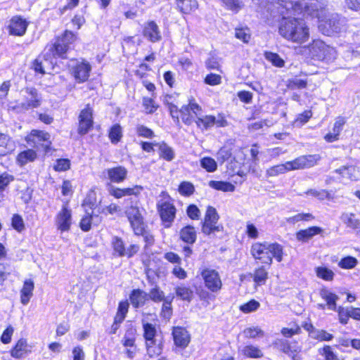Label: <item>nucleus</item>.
Here are the masks:
<instances>
[{
  "label": "nucleus",
  "instance_id": "f03ea898",
  "mask_svg": "<svg viewBox=\"0 0 360 360\" xmlns=\"http://www.w3.org/2000/svg\"><path fill=\"white\" fill-rule=\"evenodd\" d=\"M251 253L255 259L269 265L272 263L273 257H275L278 262L283 259V248L276 243H256L252 245Z\"/></svg>",
  "mask_w": 360,
  "mask_h": 360
},
{
  "label": "nucleus",
  "instance_id": "f3484780",
  "mask_svg": "<svg viewBox=\"0 0 360 360\" xmlns=\"http://www.w3.org/2000/svg\"><path fill=\"white\" fill-rule=\"evenodd\" d=\"M27 27V22L20 16H15L11 20L9 32L16 36L25 34Z\"/></svg>",
  "mask_w": 360,
  "mask_h": 360
},
{
  "label": "nucleus",
  "instance_id": "6ab92c4d",
  "mask_svg": "<svg viewBox=\"0 0 360 360\" xmlns=\"http://www.w3.org/2000/svg\"><path fill=\"white\" fill-rule=\"evenodd\" d=\"M109 179L115 183L122 182L127 177V170L125 167L117 166L107 170Z\"/></svg>",
  "mask_w": 360,
  "mask_h": 360
},
{
  "label": "nucleus",
  "instance_id": "de8ad7c7",
  "mask_svg": "<svg viewBox=\"0 0 360 360\" xmlns=\"http://www.w3.org/2000/svg\"><path fill=\"white\" fill-rule=\"evenodd\" d=\"M288 172L296 169H304V164L302 162V156L292 160L285 162Z\"/></svg>",
  "mask_w": 360,
  "mask_h": 360
},
{
  "label": "nucleus",
  "instance_id": "9d476101",
  "mask_svg": "<svg viewBox=\"0 0 360 360\" xmlns=\"http://www.w3.org/2000/svg\"><path fill=\"white\" fill-rule=\"evenodd\" d=\"M56 224L60 231H68L72 224V211L67 205H64L56 217Z\"/></svg>",
  "mask_w": 360,
  "mask_h": 360
},
{
  "label": "nucleus",
  "instance_id": "774afa93",
  "mask_svg": "<svg viewBox=\"0 0 360 360\" xmlns=\"http://www.w3.org/2000/svg\"><path fill=\"white\" fill-rule=\"evenodd\" d=\"M70 162L68 159H58L53 166L56 171H66L70 168Z\"/></svg>",
  "mask_w": 360,
  "mask_h": 360
},
{
  "label": "nucleus",
  "instance_id": "412c9836",
  "mask_svg": "<svg viewBox=\"0 0 360 360\" xmlns=\"http://www.w3.org/2000/svg\"><path fill=\"white\" fill-rule=\"evenodd\" d=\"M34 284L32 280L25 281L22 288L20 290V302L22 304L27 305L33 295Z\"/></svg>",
  "mask_w": 360,
  "mask_h": 360
},
{
  "label": "nucleus",
  "instance_id": "c756f323",
  "mask_svg": "<svg viewBox=\"0 0 360 360\" xmlns=\"http://www.w3.org/2000/svg\"><path fill=\"white\" fill-rule=\"evenodd\" d=\"M155 145L159 148L160 158L167 161H172L174 158L175 153L174 150L167 143L162 142Z\"/></svg>",
  "mask_w": 360,
  "mask_h": 360
},
{
  "label": "nucleus",
  "instance_id": "4be33fe9",
  "mask_svg": "<svg viewBox=\"0 0 360 360\" xmlns=\"http://www.w3.org/2000/svg\"><path fill=\"white\" fill-rule=\"evenodd\" d=\"M130 302L134 308H139L144 305L148 300V294L140 289L133 290L129 296Z\"/></svg>",
  "mask_w": 360,
  "mask_h": 360
},
{
  "label": "nucleus",
  "instance_id": "864d4df0",
  "mask_svg": "<svg viewBox=\"0 0 360 360\" xmlns=\"http://www.w3.org/2000/svg\"><path fill=\"white\" fill-rule=\"evenodd\" d=\"M350 308H344L342 307H339L338 309L336 308V311L338 313L339 321L342 324H347L350 317Z\"/></svg>",
  "mask_w": 360,
  "mask_h": 360
},
{
  "label": "nucleus",
  "instance_id": "37998d69",
  "mask_svg": "<svg viewBox=\"0 0 360 360\" xmlns=\"http://www.w3.org/2000/svg\"><path fill=\"white\" fill-rule=\"evenodd\" d=\"M144 339L155 338L157 330L155 326L150 323H143Z\"/></svg>",
  "mask_w": 360,
  "mask_h": 360
},
{
  "label": "nucleus",
  "instance_id": "2f4dec72",
  "mask_svg": "<svg viewBox=\"0 0 360 360\" xmlns=\"http://www.w3.org/2000/svg\"><path fill=\"white\" fill-rule=\"evenodd\" d=\"M37 158L34 150L29 149L21 152L17 157V160L20 165H25L28 162H32Z\"/></svg>",
  "mask_w": 360,
  "mask_h": 360
},
{
  "label": "nucleus",
  "instance_id": "09e8293b",
  "mask_svg": "<svg viewBox=\"0 0 360 360\" xmlns=\"http://www.w3.org/2000/svg\"><path fill=\"white\" fill-rule=\"evenodd\" d=\"M194 191V186L188 181H183L179 186V192L183 195L189 196L193 193Z\"/></svg>",
  "mask_w": 360,
  "mask_h": 360
},
{
  "label": "nucleus",
  "instance_id": "7c9ffc66",
  "mask_svg": "<svg viewBox=\"0 0 360 360\" xmlns=\"http://www.w3.org/2000/svg\"><path fill=\"white\" fill-rule=\"evenodd\" d=\"M210 187L224 192H233L235 190V186L227 181H210Z\"/></svg>",
  "mask_w": 360,
  "mask_h": 360
},
{
  "label": "nucleus",
  "instance_id": "a878e982",
  "mask_svg": "<svg viewBox=\"0 0 360 360\" xmlns=\"http://www.w3.org/2000/svg\"><path fill=\"white\" fill-rule=\"evenodd\" d=\"M196 238V231L192 226H186L180 231V238L188 244L194 243Z\"/></svg>",
  "mask_w": 360,
  "mask_h": 360
},
{
  "label": "nucleus",
  "instance_id": "3c124183",
  "mask_svg": "<svg viewBox=\"0 0 360 360\" xmlns=\"http://www.w3.org/2000/svg\"><path fill=\"white\" fill-rule=\"evenodd\" d=\"M357 264V259L355 257L348 256L342 258L339 262V266L342 269H352Z\"/></svg>",
  "mask_w": 360,
  "mask_h": 360
},
{
  "label": "nucleus",
  "instance_id": "f8f14e48",
  "mask_svg": "<svg viewBox=\"0 0 360 360\" xmlns=\"http://www.w3.org/2000/svg\"><path fill=\"white\" fill-rule=\"evenodd\" d=\"M314 55L319 60H330L335 57V51L333 48L326 45L323 41H316L312 46Z\"/></svg>",
  "mask_w": 360,
  "mask_h": 360
},
{
  "label": "nucleus",
  "instance_id": "c03bdc74",
  "mask_svg": "<svg viewBox=\"0 0 360 360\" xmlns=\"http://www.w3.org/2000/svg\"><path fill=\"white\" fill-rule=\"evenodd\" d=\"M265 58L270 61L274 65L282 68L285 65L284 60L277 54L272 52H266Z\"/></svg>",
  "mask_w": 360,
  "mask_h": 360
},
{
  "label": "nucleus",
  "instance_id": "79ce46f5",
  "mask_svg": "<svg viewBox=\"0 0 360 360\" xmlns=\"http://www.w3.org/2000/svg\"><path fill=\"white\" fill-rule=\"evenodd\" d=\"M11 150L8 136L4 134H0V156L6 155Z\"/></svg>",
  "mask_w": 360,
  "mask_h": 360
},
{
  "label": "nucleus",
  "instance_id": "6e6552de",
  "mask_svg": "<svg viewBox=\"0 0 360 360\" xmlns=\"http://www.w3.org/2000/svg\"><path fill=\"white\" fill-rule=\"evenodd\" d=\"M51 135L43 131L32 130L28 136V140L32 141L37 149H43L47 152L51 147Z\"/></svg>",
  "mask_w": 360,
  "mask_h": 360
},
{
  "label": "nucleus",
  "instance_id": "680f3d73",
  "mask_svg": "<svg viewBox=\"0 0 360 360\" xmlns=\"http://www.w3.org/2000/svg\"><path fill=\"white\" fill-rule=\"evenodd\" d=\"M92 215L86 212V214L81 219L79 226L82 231H88L91 229Z\"/></svg>",
  "mask_w": 360,
  "mask_h": 360
},
{
  "label": "nucleus",
  "instance_id": "bf43d9fd",
  "mask_svg": "<svg viewBox=\"0 0 360 360\" xmlns=\"http://www.w3.org/2000/svg\"><path fill=\"white\" fill-rule=\"evenodd\" d=\"M112 245L115 251L118 252L120 256L126 255V249L124 248L123 241L120 238L115 237L112 240Z\"/></svg>",
  "mask_w": 360,
  "mask_h": 360
},
{
  "label": "nucleus",
  "instance_id": "e433bc0d",
  "mask_svg": "<svg viewBox=\"0 0 360 360\" xmlns=\"http://www.w3.org/2000/svg\"><path fill=\"white\" fill-rule=\"evenodd\" d=\"M242 354L250 358H259L263 356L262 351L257 347L253 345H247L241 350Z\"/></svg>",
  "mask_w": 360,
  "mask_h": 360
},
{
  "label": "nucleus",
  "instance_id": "0eeeda50",
  "mask_svg": "<svg viewBox=\"0 0 360 360\" xmlns=\"http://www.w3.org/2000/svg\"><path fill=\"white\" fill-rule=\"evenodd\" d=\"M298 4L302 6V9L297 11V14L304 11L308 15L318 18H321L325 7V4L319 0H298Z\"/></svg>",
  "mask_w": 360,
  "mask_h": 360
},
{
  "label": "nucleus",
  "instance_id": "603ef678",
  "mask_svg": "<svg viewBox=\"0 0 360 360\" xmlns=\"http://www.w3.org/2000/svg\"><path fill=\"white\" fill-rule=\"evenodd\" d=\"M243 334L247 338H255L257 336H264V331L259 327L245 328Z\"/></svg>",
  "mask_w": 360,
  "mask_h": 360
},
{
  "label": "nucleus",
  "instance_id": "a18cd8bd",
  "mask_svg": "<svg viewBox=\"0 0 360 360\" xmlns=\"http://www.w3.org/2000/svg\"><path fill=\"white\" fill-rule=\"evenodd\" d=\"M316 272L319 278L325 281H332L333 279L334 273L332 270L326 267H317Z\"/></svg>",
  "mask_w": 360,
  "mask_h": 360
},
{
  "label": "nucleus",
  "instance_id": "473e14b6",
  "mask_svg": "<svg viewBox=\"0 0 360 360\" xmlns=\"http://www.w3.org/2000/svg\"><path fill=\"white\" fill-rule=\"evenodd\" d=\"M175 292L177 297L184 301L191 302L193 296V290L186 286L180 285L175 288Z\"/></svg>",
  "mask_w": 360,
  "mask_h": 360
},
{
  "label": "nucleus",
  "instance_id": "c9c22d12",
  "mask_svg": "<svg viewBox=\"0 0 360 360\" xmlns=\"http://www.w3.org/2000/svg\"><path fill=\"white\" fill-rule=\"evenodd\" d=\"M148 294V300L150 299L154 302H160L166 300L165 293L160 288L155 285Z\"/></svg>",
  "mask_w": 360,
  "mask_h": 360
},
{
  "label": "nucleus",
  "instance_id": "ddd939ff",
  "mask_svg": "<svg viewBox=\"0 0 360 360\" xmlns=\"http://www.w3.org/2000/svg\"><path fill=\"white\" fill-rule=\"evenodd\" d=\"M91 70V67L88 62L82 61L77 62L76 65L72 66L71 72L77 82L82 83L88 79Z\"/></svg>",
  "mask_w": 360,
  "mask_h": 360
},
{
  "label": "nucleus",
  "instance_id": "6e6d98bb",
  "mask_svg": "<svg viewBox=\"0 0 360 360\" xmlns=\"http://www.w3.org/2000/svg\"><path fill=\"white\" fill-rule=\"evenodd\" d=\"M232 155L231 150L227 147H222L218 151L217 158L221 163L228 160Z\"/></svg>",
  "mask_w": 360,
  "mask_h": 360
},
{
  "label": "nucleus",
  "instance_id": "13d9d810",
  "mask_svg": "<svg viewBox=\"0 0 360 360\" xmlns=\"http://www.w3.org/2000/svg\"><path fill=\"white\" fill-rule=\"evenodd\" d=\"M126 214L129 221L137 219L142 217L139 208L137 206L131 205L126 210Z\"/></svg>",
  "mask_w": 360,
  "mask_h": 360
},
{
  "label": "nucleus",
  "instance_id": "c85d7f7f",
  "mask_svg": "<svg viewBox=\"0 0 360 360\" xmlns=\"http://www.w3.org/2000/svg\"><path fill=\"white\" fill-rule=\"evenodd\" d=\"M340 219L347 227L359 230L360 232V220L354 218V214L343 213Z\"/></svg>",
  "mask_w": 360,
  "mask_h": 360
},
{
  "label": "nucleus",
  "instance_id": "49530a36",
  "mask_svg": "<svg viewBox=\"0 0 360 360\" xmlns=\"http://www.w3.org/2000/svg\"><path fill=\"white\" fill-rule=\"evenodd\" d=\"M131 228L136 235L139 236L145 230L143 217L129 221Z\"/></svg>",
  "mask_w": 360,
  "mask_h": 360
},
{
  "label": "nucleus",
  "instance_id": "58836bf2",
  "mask_svg": "<svg viewBox=\"0 0 360 360\" xmlns=\"http://www.w3.org/2000/svg\"><path fill=\"white\" fill-rule=\"evenodd\" d=\"M200 166L208 172H214L217 169V162L210 157L202 158L200 160Z\"/></svg>",
  "mask_w": 360,
  "mask_h": 360
},
{
  "label": "nucleus",
  "instance_id": "aec40b11",
  "mask_svg": "<svg viewBox=\"0 0 360 360\" xmlns=\"http://www.w3.org/2000/svg\"><path fill=\"white\" fill-rule=\"evenodd\" d=\"M145 342L147 354L150 357L159 356L162 353V344L156 338L146 339Z\"/></svg>",
  "mask_w": 360,
  "mask_h": 360
},
{
  "label": "nucleus",
  "instance_id": "7ed1b4c3",
  "mask_svg": "<svg viewBox=\"0 0 360 360\" xmlns=\"http://www.w3.org/2000/svg\"><path fill=\"white\" fill-rule=\"evenodd\" d=\"M23 101L13 108L18 111L28 110L38 108L41 105V96L37 90L33 87H27L23 91Z\"/></svg>",
  "mask_w": 360,
  "mask_h": 360
},
{
  "label": "nucleus",
  "instance_id": "dca6fc26",
  "mask_svg": "<svg viewBox=\"0 0 360 360\" xmlns=\"http://www.w3.org/2000/svg\"><path fill=\"white\" fill-rule=\"evenodd\" d=\"M276 348L283 353L291 356L295 354H299L301 352V347L297 342H290L286 340H277L275 342Z\"/></svg>",
  "mask_w": 360,
  "mask_h": 360
},
{
  "label": "nucleus",
  "instance_id": "4468645a",
  "mask_svg": "<svg viewBox=\"0 0 360 360\" xmlns=\"http://www.w3.org/2000/svg\"><path fill=\"white\" fill-rule=\"evenodd\" d=\"M158 206L162 220L165 223H168L169 224L167 226H169L175 217V207L173 204L168 202H162L158 204Z\"/></svg>",
  "mask_w": 360,
  "mask_h": 360
},
{
  "label": "nucleus",
  "instance_id": "1a4fd4ad",
  "mask_svg": "<svg viewBox=\"0 0 360 360\" xmlns=\"http://www.w3.org/2000/svg\"><path fill=\"white\" fill-rule=\"evenodd\" d=\"M202 277L205 286L212 292H217L221 288L222 283L218 272L213 269H205L202 271Z\"/></svg>",
  "mask_w": 360,
  "mask_h": 360
},
{
  "label": "nucleus",
  "instance_id": "8fccbe9b",
  "mask_svg": "<svg viewBox=\"0 0 360 360\" xmlns=\"http://www.w3.org/2000/svg\"><path fill=\"white\" fill-rule=\"evenodd\" d=\"M235 36L237 39L241 40L245 43H248L250 39V32L247 27L245 28H236L235 30Z\"/></svg>",
  "mask_w": 360,
  "mask_h": 360
},
{
  "label": "nucleus",
  "instance_id": "20e7f679",
  "mask_svg": "<svg viewBox=\"0 0 360 360\" xmlns=\"http://www.w3.org/2000/svg\"><path fill=\"white\" fill-rule=\"evenodd\" d=\"M219 219L216 209L212 206L207 208L204 221L202 224V232L207 236H210L215 232L221 231L223 226L217 225Z\"/></svg>",
  "mask_w": 360,
  "mask_h": 360
},
{
  "label": "nucleus",
  "instance_id": "e2e57ef3",
  "mask_svg": "<svg viewBox=\"0 0 360 360\" xmlns=\"http://www.w3.org/2000/svg\"><path fill=\"white\" fill-rule=\"evenodd\" d=\"M179 112L181 114L182 121L186 124L190 125L193 121L191 116V111L189 110V106H183L179 110Z\"/></svg>",
  "mask_w": 360,
  "mask_h": 360
},
{
  "label": "nucleus",
  "instance_id": "ea45409f",
  "mask_svg": "<svg viewBox=\"0 0 360 360\" xmlns=\"http://www.w3.org/2000/svg\"><path fill=\"white\" fill-rule=\"evenodd\" d=\"M314 219V217L310 213H299L295 216L286 218L287 223L290 224H295L301 221H311Z\"/></svg>",
  "mask_w": 360,
  "mask_h": 360
},
{
  "label": "nucleus",
  "instance_id": "f704fd0d",
  "mask_svg": "<svg viewBox=\"0 0 360 360\" xmlns=\"http://www.w3.org/2000/svg\"><path fill=\"white\" fill-rule=\"evenodd\" d=\"M287 172L288 169L285 162L284 164L276 165L267 169L266 171V176L274 177L285 174Z\"/></svg>",
  "mask_w": 360,
  "mask_h": 360
},
{
  "label": "nucleus",
  "instance_id": "4c0bfd02",
  "mask_svg": "<svg viewBox=\"0 0 360 360\" xmlns=\"http://www.w3.org/2000/svg\"><path fill=\"white\" fill-rule=\"evenodd\" d=\"M122 137V130L120 124H114L110 130L109 139L112 143H117Z\"/></svg>",
  "mask_w": 360,
  "mask_h": 360
},
{
  "label": "nucleus",
  "instance_id": "0e129e2a",
  "mask_svg": "<svg viewBox=\"0 0 360 360\" xmlns=\"http://www.w3.org/2000/svg\"><path fill=\"white\" fill-rule=\"evenodd\" d=\"M284 153L285 151H283L281 148L276 147L266 149L265 151L262 152V154L265 157H269L270 159H272L278 157L280 155Z\"/></svg>",
  "mask_w": 360,
  "mask_h": 360
},
{
  "label": "nucleus",
  "instance_id": "2eb2a0df",
  "mask_svg": "<svg viewBox=\"0 0 360 360\" xmlns=\"http://www.w3.org/2000/svg\"><path fill=\"white\" fill-rule=\"evenodd\" d=\"M143 36L150 41L155 43L162 39L161 32L155 22L151 20L146 23L143 30Z\"/></svg>",
  "mask_w": 360,
  "mask_h": 360
},
{
  "label": "nucleus",
  "instance_id": "5701e85b",
  "mask_svg": "<svg viewBox=\"0 0 360 360\" xmlns=\"http://www.w3.org/2000/svg\"><path fill=\"white\" fill-rule=\"evenodd\" d=\"M176 4L179 11L184 14H189L198 7L196 0H176Z\"/></svg>",
  "mask_w": 360,
  "mask_h": 360
},
{
  "label": "nucleus",
  "instance_id": "f257e3e1",
  "mask_svg": "<svg viewBox=\"0 0 360 360\" xmlns=\"http://www.w3.org/2000/svg\"><path fill=\"white\" fill-rule=\"evenodd\" d=\"M278 12L282 15L278 32L285 39L297 44L306 42L309 37V28L304 20L297 17L302 9L298 0H271Z\"/></svg>",
  "mask_w": 360,
  "mask_h": 360
},
{
  "label": "nucleus",
  "instance_id": "b1692460",
  "mask_svg": "<svg viewBox=\"0 0 360 360\" xmlns=\"http://www.w3.org/2000/svg\"><path fill=\"white\" fill-rule=\"evenodd\" d=\"M31 352V349L28 346L27 341L24 339H20L18 341L14 348L11 350V354L13 357L20 359L24 354Z\"/></svg>",
  "mask_w": 360,
  "mask_h": 360
},
{
  "label": "nucleus",
  "instance_id": "052dcab7",
  "mask_svg": "<svg viewBox=\"0 0 360 360\" xmlns=\"http://www.w3.org/2000/svg\"><path fill=\"white\" fill-rule=\"evenodd\" d=\"M143 105L147 113H153L158 109V105L155 104L151 98L144 97L143 98Z\"/></svg>",
  "mask_w": 360,
  "mask_h": 360
},
{
  "label": "nucleus",
  "instance_id": "39448f33",
  "mask_svg": "<svg viewBox=\"0 0 360 360\" xmlns=\"http://www.w3.org/2000/svg\"><path fill=\"white\" fill-rule=\"evenodd\" d=\"M75 40V34L70 31H65L63 34L56 39L53 44L52 47L53 55L66 58L70 45Z\"/></svg>",
  "mask_w": 360,
  "mask_h": 360
},
{
  "label": "nucleus",
  "instance_id": "4d7b16f0",
  "mask_svg": "<svg viewBox=\"0 0 360 360\" xmlns=\"http://www.w3.org/2000/svg\"><path fill=\"white\" fill-rule=\"evenodd\" d=\"M259 306L260 304L257 301L252 300L248 303L241 305L240 309L244 313H250L256 311Z\"/></svg>",
  "mask_w": 360,
  "mask_h": 360
},
{
  "label": "nucleus",
  "instance_id": "338daca9",
  "mask_svg": "<svg viewBox=\"0 0 360 360\" xmlns=\"http://www.w3.org/2000/svg\"><path fill=\"white\" fill-rule=\"evenodd\" d=\"M221 82V77L219 75L210 73L205 78V83L211 86L218 85Z\"/></svg>",
  "mask_w": 360,
  "mask_h": 360
},
{
  "label": "nucleus",
  "instance_id": "bb28decb",
  "mask_svg": "<svg viewBox=\"0 0 360 360\" xmlns=\"http://www.w3.org/2000/svg\"><path fill=\"white\" fill-rule=\"evenodd\" d=\"M224 122H225L224 120L216 121L215 117L212 115H206L204 117L198 116L197 120H195V123L198 127H200L202 126L205 129H207L214 124H218L219 126H224Z\"/></svg>",
  "mask_w": 360,
  "mask_h": 360
},
{
  "label": "nucleus",
  "instance_id": "a211bd4d",
  "mask_svg": "<svg viewBox=\"0 0 360 360\" xmlns=\"http://www.w3.org/2000/svg\"><path fill=\"white\" fill-rule=\"evenodd\" d=\"M172 334L176 346L186 347L188 345L190 337L186 329L181 327L174 328Z\"/></svg>",
  "mask_w": 360,
  "mask_h": 360
},
{
  "label": "nucleus",
  "instance_id": "a19ab883",
  "mask_svg": "<svg viewBox=\"0 0 360 360\" xmlns=\"http://www.w3.org/2000/svg\"><path fill=\"white\" fill-rule=\"evenodd\" d=\"M307 195H311L315 198H316L319 200H323L325 199L332 200L333 196L330 192L326 190H316V189H309L306 192Z\"/></svg>",
  "mask_w": 360,
  "mask_h": 360
},
{
  "label": "nucleus",
  "instance_id": "9b49d317",
  "mask_svg": "<svg viewBox=\"0 0 360 360\" xmlns=\"http://www.w3.org/2000/svg\"><path fill=\"white\" fill-rule=\"evenodd\" d=\"M93 110L89 105H86V108L83 109L79 117V127L78 133L81 135H84L93 126Z\"/></svg>",
  "mask_w": 360,
  "mask_h": 360
},
{
  "label": "nucleus",
  "instance_id": "393cba45",
  "mask_svg": "<svg viewBox=\"0 0 360 360\" xmlns=\"http://www.w3.org/2000/svg\"><path fill=\"white\" fill-rule=\"evenodd\" d=\"M322 229L318 226H311L307 229L300 230L296 233V238L299 241H307L316 234L322 232Z\"/></svg>",
  "mask_w": 360,
  "mask_h": 360
},
{
  "label": "nucleus",
  "instance_id": "69168bd1",
  "mask_svg": "<svg viewBox=\"0 0 360 360\" xmlns=\"http://www.w3.org/2000/svg\"><path fill=\"white\" fill-rule=\"evenodd\" d=\"M321 355L325 356L326 360H339L337 355L332 351L330 346L327 345L323 347L319 352Z\"/></svg>",
  "mask_w": 360,
  "mask_h": 360
},
{
  "label": "nucleus",
  "instance_id": "423d86ee",
  "mask_svg": "<svg viewBox=\"0 0 360 360\" xmlns=\"http://www.w3.org/2000/svg\"><path fill=\"white\" fill-rule=\"evenodd\" d=\"M346 18L342 17L338 14H334L330 16V18L326 21L324 23L321 24L319 27L323 30L326 29V30H323V32L327 34L330 35L334 33H340L346 30Z\"/></svg>",
  "mask_w": 360,
  "mask_h": 360
},
{
  "label": "nucleus",
  "instance_id": "72a5a7b5",
  "mask_svg": "<svg viewBox=\"0 0 360 360\" xmlns=\"http://www.w3.org/2000/svg\"><path fill=\"white\" fill-rule=\"evenodd\" d=\"M252 276L257 285H264L268 278V271L262 266L256 269Z\"/></svg>",
  "mask_w": 360,
  "mask_h": 360
},
{
  "label": "nucleus",
  "instance_id": "5fc2aeb1",
  "mask_svg": "<svg viewBox=\"0 0 360 360\" xmlns=\"http://www.w3.org/2000/svg\"><path fill=\"white\" fill-rule=\"evenodd\" d=\"M302 162L304 164V168H309L316 165L320 160L319 155H309L302 156Z\"/></svg>",
  "mask_w": 360,
  "mask_h": 360
},
{
  "label": "nucleus",
  "instance_id": "cd10ccee",
  "mask_svg": "<svg viewBox=\"0 0 360 360\" xmlns=\"http://www.w3.org/2000/svg\"><path fill=\"white\" fill-rule=\"evenodd\" d=\"M320 296L326 300L329 309L336 311V301L338 300V295L326 288H323L320 290Z\"/></svg>",
  "mask_w": 360,
  "mask_h": 360
}]
</instances>
